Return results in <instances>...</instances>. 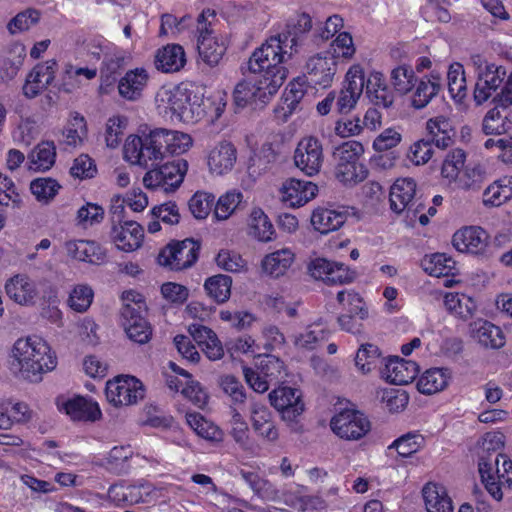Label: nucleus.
Masks as SVG:
<instances>
[{
    "label": "nucleus",
    "mask_w": 512,
    "mask_h": 512,
    "mask_svg": "<svg viewBox=\"0 0 512 512\" xmlns=\"http://www.w3.org/2000/svg\"><path fill=\"white\" fill-rule=\"evenodd\" d=\"M10 369L16 376L29 382H40L43 374L57 365L50 346L39 337L18 339L12 348Z\"/></svg>",
    "instance_id": "1"
},
{
    "label": "nucleus",
    "mask_w": 512,
    "mask_h": 512,
    "mask_svg": "<svg viewBox=\"0 0 512 512\" xmlns=\"http://www.w3.org/2000/svg\"><path fill=\"white\" fill-rule=\"evenodd\" d=\"M492 443L493 440L488 442L487 438L485 439L483 452L479 456L478 470L487 492L496 501H501V485L512 488V460L494 447L491 452Z\"/></svg>",
    "instance_id": "2"
},
{
    "label": "nucleus",
    "mask_w": 512,
    "mask_h": 512,
    "mask_svg": "<svg viewBox=\"0 0 512 512\" xmlns=\"http://www.w3.org/2000/svg\"><path fill=\"white\" fill-rule=\"evenodd\" d=\"M293 55L292 51L288 47H284V43L275 35L253 52L248 62V68L252 74H259L268 81L274 79V76L279 74L278 72L283 73L280 79L281 87L288 74V70L283 64Z\"/></svg>",
    "instance_id": "3"
},
{
    "label": "nucleus",
    "mask_w": 512,
    "mask_h": 512,
    "mask_svg": "<svg viewBox=\"0 0 512 512\" xmlns=\"http://www.w3.org/2000/svg\"><path fill=\"white\" fill-rule=\"evenodd\" d=\"M157 102L159 107L170 111L172 116L184 123H196L206 115L203 98L183 86L161 91L157 95Z\"/></svg>",
    "instance_id": "4"
},
{
    "label": "nucleus",
    "mask_w": 512,
    "mask_h": 512,
    "mask_svg": "<svg viewBox=\"0 0 512 512\" xmlns=\"http://www.w3.org/2000/svg\"><path fill=\"white\" fill-rule=\"evenodd\" d=\"M162 136L157 129L142 136L130 135L124 144V158L133 165L142 167L153 166L164 159L162 152Z\"/></svg>",
    "instance_id": "5"
},
{
    "label": "nucleus",
    "mask_w": 512,
    "mask_h": 512,
    "mask_svg": "<svg viewBox=\"0 0 512 512\" xmlns=\"http://www.w3.org/2000/svg\"><path fill=\"white\" fill-rule=\"evenodd\" d=\"M470 64L474 68L477 79L474 88V100L477 105H481L504 83L507 70L502 65L488 62L480 54L471 55Z\"/></svg>",
    "instance_id": "6"
},
{
    "label": "nucleus",
    "mask_w": 512,
    "mask_h": 512,
    "mask_svg": "<svg viewBox=\"0 0 512 512\" xmlns=\"http://www.w3.org/2000/svg\"><path fill=\"white\" fill-rule=\"evenodd\" d=\"M278 73L270 81L259 74H252L239 82L233 93L235 104L241 108L253 103L266 104L280 88L283 73Z\"/></svg>",
    "instance_id": "7"
},
{
    "label": "nucleus",
    "mask_w": 512,
    "mask_h": 512,
    "mask_svg": "<svg viewBox=\"0 0 512 512\" xmlns=\"http://www.w3.org/2000/svg\"><path fill=\"white\" fill-rule=\"evenodd\" d=\"M215 18V11L208 8L203 10L197 19L198 52L201 59L211 67L220 62L226 51L225 43L214 35L212 21Z\"/></svg>",
    "instance_id": "8"
},
{
    "label": "nucleus",
    "mask_w": 512,
    "mask_h": 512,
    "mask_svg": "<svg viewBox=\"0 0 512 512\" xmlns=\"http://www.w3.org/2000/svg\"><path fill=\"white\" fill-rule=\"evenodd\" d=\"M188 169L184 159L167 162L164 165L149 170L143 177L146 188L165 193L174 192L183 182Z\"/></svg>",
    "instance_id": "9"
},
{
    "label": "nucleus",
    "mask_w": 512,
    "mask_h": 512,
    "mask_svg": "<svg viewBox=\"0 0 512 512\" xmlns=\"http://www.w3.org/2000/svg\"><path fill=\"white\" fill-rule=\"evenodd\" d=\"M123 205L112 207V228L110 237L116 247L124 252H132L141 247L144 231L135 221L122 219Z\"/></svg>",
    "instance_id": "10"
},
{
    "label": "nucleus",
    "mask_w": 512,
    "mask_h": 512,
    "mask_svg": "<svg viewBox=\"0 0 512 512\" xmlns=\"http://www.w3.org/2000/svg\"><path fill=\"white\" fill-rule=\"evenodd\" d=\"M105 392L107 400L115 406L136 404L145 395L142 382L130 375H119L109 380Z\"/></svg>",
    "instance_id": "11"
},
{
    "label": "nucleus",
    "mask_w": 512,
    "mask_h": 512,
    "mask_svg": "<svg viewBox=\"0 0 512 512\" xmlns=\"http://www.w3.org/2000/svg\"><path fill=\"white\" fill-rule=\"evenodd\" d=\"M200 245L193 239H185L166 246L158 255V263L179 271L192 266L198 258Z\"/></svg>",
    "instance_id": "12"
},
{
    "label": "nucleus",
    "mask_w": 512,
    "mask_h": 512,
    "mask_svg": "<svg viewBox=\"0 0 512 512\" xmlns=\"http://www.w3.org/2000/svg\"><path fill=\"white\" fill-rule=\"evenodd\" d=\"M247 415L253 431L258 437L267 441L275 442L279 437L273 413L267 404L255 396L248 398Z\"/></svg>",
    "instance_id": "13"
},
{
    "label": "nucleus",
    "mask_w": 512,
    "mask_h": 512,
    "mask_svg": "<svg viewBox=\"0 0 512 512\" xmlns=\"http://www.w3.org/2000/svg\"><path fill=\"white\" fill-rule=\"evenodd\" d=\"M330 426L338 437L345 440H359L371 428L368 418L356 410L341 411L331 419Z\"/></svg>",
    "instance_id": "14"
},
{
    "label": "nucleus",
    "mask_w": 512,
    "mask_h": 512,
    "mask_svg": "<svg viewBox=\"0 0 512 512\" xmlns=\"http://www.w3.org/2000/svg\"><path fill=\"white\" fill-rule=\"evenodd\" d=\"M365 85V77L360 66H352L346 73L343 88L335 96V107L341 114L349 113L361 97Z\"/></svg>",
    "instance_id": "15"
},
{
    "label": "nucleus",
    "mask_w": 512,
    "mask_h": 512,
    "mask_svg": "<svg viewBox=\"0 0 512 512\" xmlns=\"http://www.w3.org/2000/svg\"><path fill=\"white\" fill-rule=\"evenodd\" d=\"M324 155L321 142L313 136L299 141L294 152V162L308 176L316 175L323 164Z\"/></svg>",
    "instance_id": "16"
},
{
    "label": "nucleus",
    "mask_w": 512,
    "mask_h": 512,
    "mask_svg": "<svg viewBox=\"0 0 512 512\" xmlns=\"http://www.w3.org/2000/svg\"><path fill=\"white\" fill-rule=\"evenodd\" d=\"M271 405L281 413L283 420L294 421L304 410L298 389L280 387L269 393Z\"/></svg>",
    "instance_id": "17"
},
{
    "label": "nucleus",
    "mask_w": 512,
    "mask_h": 512,
    "mask_svg": "<svg viewBox=\"0 0 512 512\" xmlns=\"http://www.w3.org/2000/svg\"><path fill=\"white\" fill-rule=\"evenodd\" d=\"M153 491L152 484L147 482L131 485L116 484L109 488L108 497L117 506H132L148 502Z\"/></svg>",
    "instance_id": "18"
},
{
    "label": "nucleus",
    "mask_w": 512,
    "mask_h": 512,
    "mask_svg": "<svg viewBox=\"0 0 512 512\" xmlns=\"http://www.w3.org/2000/svg\"><path fill=\"white\" fill-rule=\"evenodd\" d=\"M416 183L412 178H402L396 180L391 186L389 200L391 209L400 214L407 212L413 216L418 212V206H415Z\"/></svg>",
    "instance_id": "19"
},
{
    "label": "nucleus",
    "mask_w": 512,
    "mask_h": 512,
    "mask_svg": "<svg viewBox=\"0 0 512 512\" xmlns=\"http://www.w3.org/2000/svg\"><path fill=\"white\" fill-rule=\"evenodd\" d=\"M58 64L55 59L37 64L28 74L23 86V93L28 98H34L51 85L55 79Z\"/></svg>",
    "instance_id": "20"
},
{
    "label": "nucleus",
    "mask_w": 512,
    "mask_h": 512,
    "mask_svg": "<svg viewBox=\"0 0 512 512\" xmlns=\"http://www.w3.org/2000/svg\"><path fill=\"white\" fill-rule=\"evenodd\" d=\"M488 233L479 226L464 227L453 235V246L460 252L482 254L489 243Z\"/></svg>",
    "instance_id": "21"
},
{
    "label": "nucleus",
    "mask_w": 512,
    "mask_h": 512,
    "mask_svg": "<svg viewBox=\"0 0 512 512\" xmlns=\"http://www.w3.org/2000/svg\"><path fill=\"white\" fill-rule=\"evenodd\" d=\"M122 325L130 340L138 344L147 343L152 336V328L140 312L131 304H125L121 310Z\"/></svg>",
    "instance_id": "22"
},
{
    "label": "nucleus",
    "mask_w": 512,
    "mask_h": 512,
    "mask_svg": "<svg viewBox=\"0 0 512 512\" xmlns=\"http://www.w3.org/2000/svg\"><path fill=\"white\" fill-rule=\"evenodd\" d=\"M318 192L316 184L299 179L286 180L281 188L282 201L290 207H301L312 200Z\"/></svg>",
    "instance_id": "23"
},
{
    "label": "nucleus",
    "mask_w": 512,
    "mask_h": 512,
    "mask_svg": "<svg viewBox=\"0 0 512 512\" xmlns=\"http://www.w3.org/2000/svg\"><path fill=\"white\" fill-rule=\"evenodd\" d=\"M306 69L311 84L326 88L332 84L337 63L334 57L317 54L309 58Z\"/></svg>",
    "instance_id": "24"
},
{
    "label": "nucleus",
    "mask_w": 512,
    "mask_h": 512,
    "mask_svg": "<svg viewBox=\"0 0 512 512\" xmlns=\"http://www.w3.org/2000/svg\"><path fill=\"white\" fill-rule=\"evenodd\" d=\"M349 209L344 206L335 209L319 207L311 216V224L321 234H328L338 230L346 222Z\"/></svg>",
    "instance_id": "25"
},
{
    "label": "nucleus",
    "mask_w": 512,
    "mask_h": 512,
    "mask_svg": "<svg viewBox=\"0 0 512 512\" xmlns=\"http://www.w3.org/2000/svg\"><path fill=\"white\" fill-rule=\"evenodd\" d=\"M149 75L144 68L129 70L118 82L119 95L128 101H137L147 86Z\"/></svg>",
    "instance_id": "26"
},
{
    "label": "nucleus",
    "mask_w": 512,
    "mask_h": 512,
    "mask_svg": "<svg viewBox=\"0 0 512 512\" xmlns=\"http://www.w3.org/2000/svg\"><path fill=\"white\" fill-rule=\"evenodd\" d=\"M418 372L419 367L415 362L396 356L388 360L382 374L392 384L405 385L412 382Z\"/></svg>",
    "instance_id": "27"
},
{
    "label": "nucleus",
    "mask_w": 512,
    "mask_h": 512,
    "mask_svg": "<svg viewBox=\"0 0 512 512\" xmlns=\"http://www.w3.org/2000/svg\"><path fill=\"white\" fill-rule=\"evenodd\" d=\"M65 251L74 260L98 263L105 258V252L101 246L90 240H69L64 244Z\"/></svg>",
    "instance_id": "28"
},
{
    "label": "nucleus",
    "mask_w": 512,
    "mask_h": 512,
    "mask_svg": "<svg viewBox=\"0 0 512 512\" xmlns=\"http://www.w3.org/2000/svg\"><path fill=\"white\" fill-rule=\"evenodd\" d=\"M5 291L8 297L20 305L33 304L37 295L35 284L26 275H15L7 280Z\"/></svg>",
    "instance_id": "29"
},
{
    "label": "nucleus",
    "mask_w": 512,
    "mask_h": 512,
    "mask_svg": "<svg viewBox=\"0 0 512 512\" xmlns=\"http://www.w3.org/2000/svg\"><path fill=\"white\" fill-rule=\"evenodd\" d=\"M366 95L376 106L389 108L394 102V94L380 72L371 73L365 81Z\"/></svg>",
    "instance_id": "30"
},
{
    "label": "nucleus",
    "mask_w": 512,
    "mask_h": 512,
    "mask_svg": "<svg viewBox=\"0 0 512 512\" xmlns=\"http://www.w3.org/2000/svg\"><path fill=\"white\" fill-rule=\"evenodd\" d=\"M471 333L479 344L486 348L499 349L505 345V336L500 327L479 319L471 324Z\"/></svg>",
    "instance_id": "31"
},
{
    "label": "nucleus",
    "mask_w": 512,
    "mask_h": 512,
    "mask_svg": "<svg viewBox=\"0 0 512 512\" xmlns=\"http://www.w3.org/2000/svg\"><path fill=\"white\" fill-rule=\"evenodd\" d=\"M154 63L159 71L165 73L177 72L186 63L184 49L178 44H168L157 50Z\"/></svg>",
    "instance_id": "32"
},
{
    "label": "nucleus",
    "mask_w": 512,
    "mask_h": 512,
    "mask_svg": "<svg viewBox=\"0 0 512 512\" xmlns=\"http://www.w3.org/2000/svg\"><path fill=\"white\" fill-rule=\"evenodd\" d=\"M427 512H453L454 506L447 489L437 483H427L422 490Z\"/></svg>",
    "instance_id": "33"
},
{
    "label": "nucleus",
    "mask_w": 512,
    "mask_h": 512,
    "mask_svg": "<svg viewBox=\"0 0 512 512\" xmlns=\"http://www.w3.org/2000/svg\"><path fill=\"white\" fill-rule=\"evenodd\" d=\"M235 162L236 149L229 142H220L211 150L208 156L209 168L217 175L230 171Z\"/></svg>",
    "instance_id": "34"
},
{
    "label": "nucleus",
    "mask_w": 512,
    "mask_h": 512,
    "mask_svg": "<svg viewBox=\"0 0 512 512\" xmlns=\"http://www.w3.org/2000/svg\"><path fill=\"white\" fill-rule=\"evenodd\" d=\"M60 410H64L73 420L95 421L101 416L98 404L84 397L67 400Z\"/></svg>",
    "instance_id": "35"
},
{
    "label": "nucleus",
    "mask_w": 512,
    "mask_h": 512,
    "mask_svg": "<svg viewBox=\"0 0 512 512\" xmlns=\"http://www.w3.org/2000/svg\"><path fill=\"white\" fill-rule=\"evenodd\" d=\"M311 28V17L303 13L297 16L295 22L288 23L286 29L282 33L277 34V36L284 43V47H288L295 54L298 51V45L302 36L309 32Z\"/></svg>",
    "instance_id": "36"
},
{
    "label": "nucleus",
    "mask_w": 512,
    "mask_h": 512,
    "mask_svg": "<svg viewBox=\"0 0 512 512\" xmlns=\"http://www.w3.org/2000/svg\"><path fill=\"white\" fill-rule=\"evenodd\" d=\"M162 136V152L164 158L169 155H179L186 152L192 146V138L189 134L167 129H157Z\"/></svg>",
    "instance_id": "37"
},
{
    "label": "nucleus",
    "mask_w": 512,
    "mask_h": 512,
    "mask_svg": "<svg viewBox=\"0 0 512 512\" xmlns=\"http://www.w3.org/2000/svg\"><path fill=\"white\" fill-rule=\"evenodd\" d=\"M56 147L53 141H42L28 154V168L45 172L55 163Z\"/></svg>",
    "instance_id": "38"
},
{
    "label": "nucleus",
    "mask_w": 512,
    "mask_h": 512,
    "mask_svg": "<svg viewBox=\"0 0 512 512\" xmlns=\"http://www.w3.org/2000/svg\"><path fill=\"white\" fill-rule=\"evenodd\" d=\"M450 379L448 369L432 368L423 373L417 381V389L420 393L431 395L442 391Z\"/></svg>",
    "instance_id": "39"
},
{
    "label": "nucleus",
    "mask_w": 512,
    "mask_h": 512,
    "mask_svg": "<svg viewBox=\"0 0 512 512\" xmlns=\"http://www.w3.org/2000/svg\"><path fill=\"white\" fill-rule=\"evenodd\" d=\"M293 261L294 253L289 248H282L266 255L262 268L267 274L278 278L286 273Z\"/></svg>",
    "instance_id": "40"
},
{
    "label": "nucleus",
    "mask_w": 512,
    "mask_h": 512,
    "mask_svg": "<svg viewBox=\"0 0 512 512\" xmlns=\"http://www.w3.org/2000/svg\"><path fill=\"white\" fill-rule=\"evenodd\" d=\"M512 197V176L494 181L483 192V204L497 207Z\"/></svg>",
    "instance_id": "41"
},
{
    "label": "nucleus",
    "mask_w": 512,
    "mask_h": 512,
    "mask_svg": "<svg viewBox=\"0 0 512 512\" xmlns=\"http://www.w3.org/2000/svg\"><path fill=\"white\" fill-rule=\"evenodd\" d=\"M426 128L428 138L431 143L441 149H445L452 144V126L448 119L437 117L427 121Z\"/></svg>",
    "instance_id": "42"
},
{
    "label": "nucleus",
    "mask_w": 512,
    "mask_h": 512,
    "mask_svg": "<svg viewBox=\"0 0 512 512\" xmlns=\"http://www.w3.org/2000/svg\"><path fill=\"white\" fill-rule=\"evenodd\" d=\"M444 305L451 314L462 319L472 317L476 310L474 300L465 294L459 293H447L444 296Z\"/></svg>",
    "instance_id": "43"
},
{
    "label": "nucleus",
    "mask_w": 512,
    "mask_h": 512,
    "mask_svg": "<svg viewBox=\"0 0 512 512\" xmlns=\"http://www.w3.org/2000/svg\"><path fill=\"white\" fill-rule=\"evenodd\" d=\"M250 234L261 242L273 239L274 228L267 215L260 208H253L249 218Z\"/></svg>",
    "instance_id": "44"
},
{
    "label": "nucleus",
    "mask_w": 512,
    "mask_h": 512,
    "mask_svg": "<svg viewBox=\"0 0 512 512\" xmlns=\"http://www.w3.org/2000/svg\"><path fill=\"white\" fill-rule=\"evenodd\" d=\"M337 301L342 306V314H352L358 319L368 318V308L361 296L352 290H342L337 293Z\"/></svg>",
    "instance_id": "45"
},
{
    "label": "nucleus",
    "mask_w": 512,
    "mask_h": 512,
    "mask_svg": "<svg viewBox=\"0 0 512 512\" xmlns=\"http://www.w3.org/2000/svg\"><path fill=\"white\" fill-rule=\"evenodd\" d=\"M61 185L53 178L40 177L31 181L30 191L36 200L49 204L58 194Z\"/></svg>",
    "instance_id": "46"
},
{
    "label": "nucleus",
    "mask_w": 512,
    "mask_h": 512,
    "mask_svg": "<svg viewBox=\"0 0 512 512\" xmlns=\"http://www.w3.org/2000/svg\"><path fill=\"white\" fill-rule=\"evenodd\" d=\"M455 264V261L444 253H435L422 262L424 271L435 277L452 274Z\"/></svg>",
    "instance_id": "47"
},
{
    "label": "nucleus",
    "mask_w": 512,
    "mask_h": 512,
    "mask_svg": "<svg viewBox=\"0 0 512 512\" xmlns=\"http://www.w3.org/2000/svg\"><path fill=\"white\" fill-rule=\"evenodd\" d=\"M87 127L83 116L75 113L71 116L67 126L64 128L63 142L70 147H77L83 142L86 136Z\"/></svg>",
    "instance_id": "48"
},
{
    "label": "nucleus",
    "mask_w": 512,
    "mask_h": 512,
    "mask_svg": "<svg viewBox=\"0 0 512 512\" xmlns=\"http://www.w3.org/2000/svg\"><path fill=\"white\" fill-rule=\"evenodd\" d=\"M391 83L399 94H407L416 85L414 70L408 65H399L391 71Z\"/></svg>",
    "instance_id": "49"
},
{
    "label": "nucleus",
    "mask_w": 512,
    "mask_h": 512,
    "mask_svg": "<svg viewBox=\"0 0 512 512\" xmlns=\"http://www.w3.org/2000/svg\"><path fill=\"white\" fill-rule=\"evenodd\" d=\"M466 154L462 149L450 151L442 164L441 175L448 183L455 182L464 167Z\"/></svg>",
    "instance_id": "50"
},
{
    "label": "nucleus",
    "mask_w": 512,
    "mask_h": 512,
    "mask_svg": "<svg viewBox=\"0 0 512 512\" xmlns=\"http://www.w3.org/2000/svg\"><path fill=\"white\" fill-rule=\"evenodd\" d=\"M335 174L343 184L355 185L367 177L368 170L362 163H337Z\"/></svg>",
    "instance_id": "51"
},
{
    "label": "nucleus",
    "mask_w": 512,
    "mask_h": 512,
    "mask_svg": "<svg viewBox=\"0 0 512 512\" xmlns=\"http://www.w3.org/2000/svg\"><path fill=\"white\" fill-rule=\"evenodd\" d=\"M232 279L227 275H215L210 277L205 282V290L208 295L215 299L217 302H225L231 293Z\"/></svg>",
    "instance_id": "52"
},
{
    "label": "nucleus",
    "mask_w": 512,
    "mask_h": 512,
    "mask_svg": "<svg viewBox=\"0 0 512 512\" xmlns=\"http://www.w3.org/2000/svg\"><path fill=\"white\" fill-rule=\"evenodd\" d=\"M511 126V122L506 115H502L500 110L495 107L490 109L482 123L483 131L486 135H501L506 133Z\"/></svg>",
    "instance_id": "53"
},
{
    "label": "nucleus",
    "mask_w": 512,
    "mask_h": 512,
    "mask_svg": "<svg viewBox=\"0 0 512 512\" xmlns=\"http://www.w3.org/2000/svg\"><path fill=\"white\" fill-rule=\"evenodd\" d=\"M94 297L92 288L85 284L76 285L70 292L67 305L75 312L83 313L91 306Z\"/></svg>",
    "instance_id": "54"
},
{
    "label": "nucleus",
    "mask_w": 512,
    "mask_h": 512,
    "mask_svg": "<svg viewBox=\"0 0 512 512\" xmlns=\"http://www.w3.org/2000/svg\"><path fill=\"white\" fill-rule=\"evenodd\" d=\"M320 325L321 323L315 322L311 325H308L303 332L294 335V345L299 349H315L317 344L325 339L324 330L322 328L317 329V327Z\"/></svg>",
    "instance_id": "55"
},
{
    "label": "nucleus",
    "mask_w": 512,
    "mask_h": 512,
    "mask_svg": "<svg viewBox=\"0 0 512 512\" xmlns=\"http://www.w3.org/2000/svg\"><path fill=\"white\" fill-rule=\"evenodd\" d=\"M220 386L223 392L230 398V405L248 404V398L242 383L232 375H226L221 378Z\"/></svg>",
    "instance_id": "56"
},
{
    "label": "nucleus",
    "mask_w": 512,
    "mask_h": 512,
    "mask_svg": "<svg viewBox=\"0 0 512 512\" xmlns=\"http://www.w3.org/2000/svg\"><path fill=\"white\" fill-rule=\"evenodd\" d=\"M424 437L418 432H408L396 439L389 449H396L402 457H409L424 445Z\"/></svg>",
    "instance_id": "57"
},
{
    "label": "nucleus",
    "mask_w": 512,
    "mask_h": 512,
    "mask_svg": "<svg viewBox=\"0 0 512 512\" xmlns=\"http://www.w3.org/2000/svg\"><path fill=\"white\" fill-rule=\"evenodd\" d=\"M448 89L452 97L463 99L466 96V78L462 64L456 62L449 66L447 73Z\"/></svg>",
    "instance_id": "58"
},
{
    "label": "nucleus",
    "mask_w": 512,
    "mask_h": 512,
    "mask_svg": "<svg viewBox=\"0 0 512 512\" xmlns=\"http://www.w3.org/2000/svg\"><path fill=\"white\" fill-rule=\"evenodd\" d=\"M40 16L41 13L38 10L28 8L13 17L8 22L7 29L12 35L27 31L39 22Z\"/></svg>",
    "instance_id": "59"
},
{
    "label": "nucleus",
    "mask_w": 512,
    "mask_h": 512,
    "mask_svg": "<svg viewBox=\"0 0 512 512\" xmlns=\"http://www.w3.org/2000/svg\"><path fill=\"white\" fill-rule=\"evenodd\" d=\"M242 194L236 191H228L220 196L214 209V216L217 220H226L236 210L242 201Z\"/></svg>",
    "instance_id": "60"
},
{
    "label": "nucleus",
    "mask_w": 512,
    "mask_h": 512,
    "mask_svg": "<svg viewBox=\"0 0 512 512\" xmlns=\"http://www.w3.org/2000/svg\"><path fill=\"white\" fill-rule=\"evenodd\" d=\"M414 87L415 91L412 95L411 105L415 109L426 107L439 92L436 83H431L425 79L417 80Z\"/></svg>",
    "instance_id": "61"
},
{
    "label": "nucleus",
    "mask_w": 512,
    "mask_h": 512,
    "mask_svg": "<svg viewBox=\"0 0 512 512\" xmlns=\"http://www.w3.org/2000/svg\"><path fill=\"white\" fill-rule=\"evenodd\" d=\"M380 356L379 348L373 344H362L355 357L356 367L363 373H369Z\"/></svg>",
    "instance_id": "62"
},
{
    "label": "nucleus",
    "mask_w": 512,
    "mask_h": 512,
    "mask_svg": "<svg viewBox=\"0 0 512 512\" xmlns=\"http://www.w3.org/2000/svg\"><path fill=\"white\" fill-rule=\"evenodd\" d=\"M306 93L305 86L298 80L291 81L285 89L283 95V107L285 113L292 114L304 98Z\"/></svg>",
    "instance_id": "63"
},
{
    "label": "nucleus",
    "mask_w": 512,
    "mask_h": 512,
    "mask_svg": "<svg viewBox=\"0 0 512 512\" xmlns=\"http://www.w3.org/2000/svg\"><path fill=\"white\" fill-rule=\"evenodd\" d=\"M364 152L363 145L358 141H346L338 146L334 151V157L337 163H360L359 157Z\"/></svg>",
    "instance_id": "64"
}]
</instances>
